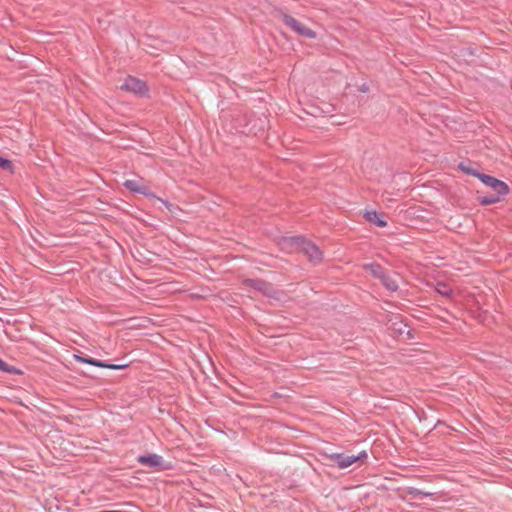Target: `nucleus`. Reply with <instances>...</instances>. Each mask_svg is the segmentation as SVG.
Here are the masks:
<instances>
[{
  "instance_id": "obj_1",
  "label": "nucleus",
  "mask_w": 512,
  "mask_h": 512,
  "mask_svg": "<svg viewBox=\"0 0 512 512\" xmlns=\"http://www.w3.org/2000/svg\"><path fill=\"white\" fill-rule=\"evenodd\" d=\"M367 458V453L362 451L358 455H345V454H331L328 456L329 461L332 465L338 467L339 469H345L350 467L353 463L357 461H362Z\"/></svg>"
},
{
  "instance_id": "obj_2",
  "label": "nucleus",
  "mask_w": 512,
  "mask_h": 512,
  "mask_svg": "<svg viewBox=\"0 0 512 512\" xmlns=\"http://www.w3.org/2000/svg\"><path fill=\"white\" fill-rule=\"evenodd\" d=\"M121 90L134 93L138 96H145L148 93L146 84L134 77H127L120 86Z\"/></svg>"
},
{
  "instance_id": "obj_3",
  "label": "nucleus",
  "mask_w": 512,
  "mask_h": 512,
  "mask_svg": "<svg viewBox=\"0 0 512 512\" xmlns=\"http://www.w3.org/2000/svg\"><path fill=\"white\" fill-rule=\"evenodd\" d=\"M300 252L305 254L309 262L313 264H319L323 261V252L320 248L306 239H304Z\"/></svg>"
},
{
  "instance_id": "obj_4",
  "label": "nucleus",
  "mask_w": 512,
  "mask_h": 512,
  "mask_svg": "<svg viewBox=\"0 0 512 512\" xmlns=\"http://www.w3.org/2000/svg\"><path fill=\"white\" fill-rule=\"evenodd\" d=\"M283 21L293 31H295L296 33H298L301 36H304V37H307L310 39H314L316 37V33L312 29H310L305 24L299 22L298 20H296L295 18H293L289 15H284Z\"/></svg>"
},
{
  "instance_id": "obj_5",
  "label": "nucleus",
  "mask_w": 512,
  "mask_h": 512,
  "mask_svg": "<svg viewBox=\"0 0 512 512\" xmlns=\"http://www.w3.org/2000/svg\"><path fill=\"white\" fill-rule=\"evenodd\" d=\"M304 238L300 236H287L281 237L278 240V245L284 252L295 253L300 252Z\"/></svg>"
},
{
  "instance_id": "obj_6",
  "label": "nucleus",
  "mask_w": 512,
  "mask_h": 512,
  "mask_svg": "<svg viewBox=\"0 0 512 512\" xmlns=\"http://www.w3.org/2000/svg\"><path fill=\"white\" fill-rule=\"evenodd\" d=\"M478 179L487 187H490L492 190H494L498 195H506L509 193V187L508 185L492 176L482 174L481 176H478Z\"/></svg>"
},
{
  "instance_id": "obj_7",
  "label": "nucleus",
  "mask_w": 512,
  "mask_h": 512,
  "mask_svg": "<svg viewBox=\"0 0 512 512\" xmlns=\"http://www.w3.org/2000/svg\"><path fill=\"white\" fill-rule=\"evenodd\" d=\"M124 186L132 192L140 193L147 197H155L153 193L150 192L149 187L145 185L141 179L126 180Z\"/></svg>"
},
{
  "instance_id": "obj_8",
  "label": "nucleus",
  "mask_w": 512,
  "mask_h": 512,
  "mask_svg": "<svg viewBox=\"0 0 512 512\" xmlns=\"http://www.w3.org/2000/svg\"><path fill=\"white\" fill-rule=\"evenodd\" d=\"M137 460L141 465L150 468H160L163 465L162 457L157 454L141 455Z\"/></svg>"
},
{
  "instance_id": "obj_9",
  "label": "nucleus",
  "mask_w": 512,
  "mask_h": 512,
  "mask_svg": "<svg viewBox=\"0 0 512 512\" xmlns=\"http://www.w3.org/2000/svg\"><path fill=\"white\" fill-rule=\"evenodd\" d=\"M75 359L76 361L78 362H81V363H87V364H90V365H93V366H96V367H101V368H109V369H123L126 367V365H110V364H105L101 361H98V360H95V359H92V358H85V357H82V356H79V355H75Z\"/></svg>"
},
{
  "instance_id": "obj_10",
  "label": "nucleus",
  "mask_w": 512,
  "mask_h": 512,
  "mask_svg": "<svg viewBox=\"0 0 512 512\" xmlns=\"http://www.w3.org/2000/svg\"><path fill=\"white\" fill-rule=\"evenodd\" d=\"M365 216L369 222L375 223L379 227H385L387 225L386 221L382 220L380 215L375 211H368Z\"/></svg>"
},
{
  "instance_id": "obj_11",
  "label": "nucleus",
  "mask_w": 512,
  "mask_h": 512,
  "mask_svg": "<svg viewBox=\"0 0 512 512\" xmlns=\"http://www.w3.org/2000/svg\"><path fill=\"white\" fill-rule=\"evenodd\" d=\"M381 281L382 283L384 284V286L390 290V291H395L397 288H398V284H397V281L394 277L392 276H389V275H383L381 277Z\"/></svg>"
},
{
  "instance_id": "obj_12",
  "label": "nucleus",
  "mask_w": 512,
  "mask_h": 512,
  "mask_svg": "<svg viewBox=\"0 0 512 512\" xmlns=\"http://www.w3.org/2000/svg\"><path fill=\"white\" fill-rule=\"evenodd\" d=\"M363 268L369 273H371L373 276L378 277L380 279L384 275L382 268L378 264H365Z\"/></svg>"
},
{
  "instance_id": "obj_13",
  "label": "nucleus",
  "mask_w": 512,
  "mask_h": 512,
  "mask_svg": "<svg viewBox=\"0 0 512 512\" xmlns=\"http://www.w3.org/2000/svg\"><path fill=\"white\" fill-rule=\"evenodd\" d=\"M436 291L446 297H449L452 295V290L449 288L445 283L439 282L436 285Z\"/></svg>"
},
{
  "instance_id": "obj_14",
  "label": "nucleus",
  "mask_w": 512,
  "mask_h": 512,
  "mask_svg": "<svg viewBox=\"0 0 512 512\" xmlns=\"http://www.w3.org/2000/svg\"><path fill=\"white\" fill-rule=\"evenodd\" d=\"M459 168H460L463 172H465V173H467V174H471V175H473V176H475V177H477V178H478V176H481V175H482L481 173L477 172L476 170H474V169H472V168L468 167L467 165H465V164H463V163H461V164L459 165Z\"/></svg>"
},
{
  "instance_id": "obj_15",
  "label": "nucleus",
  "mask_w": 512,
  "mask_h": 512,
  "mask_svg": "<svg viewBox=\"0 0 512 512\" xmlns=\"http://www.w3.org/2000/svg\"><path fill=\"white\" fill-rule=\"evenodd\" d=\"M0 168L12 172V170H13L12 162L8 159L0 157Z\"/></svg>"
},
{
  "instance_id": "obj_16",
  "label": "nucleus",
  "mask_w": 512,
  "mask_h": 512,
  "mask_svg": "<svg viewBox=\"0 0 512 512\" xmlns=\"http://www.w3.org/2000/svg\"><path fill=\"white\" fill-rule=\"evenodd\" d=\"M479 201L483 205H490V204H494V203L498 202L499 198L498 197H494V196L480 197Z\"/></svg>"
},
{
  "instance_id": "obj_17",
  "label": "nucleus",
  "mask_w": 512,
  "mask_h": 512,
  "mask_svg": "<svg viewBox=\"0 0 512 512\" xmlns=\"http://www.w3.org/2000/svg\"><path fill=\"white\" fill-rule=\"evenodd\" d=\"M409 494H410V495H412V496H414V497H417V496H419V495H424V496H428V495H430L429 493H425V494H424V493H422L421 491H419V490H417V489H412V490H410V491H409Z\"/></svg>"
},
{
  "instance_id": "obj_18",
  "label": "nucleus",
  "mask_w": 512,
  "mask_h": 512,
  "mask_svg": "<svg viewBox=\"0 0 512 512\" xmlns=\"http://www.w3.org/2000/svg\"><path fill=\"white\" fill-rule=\"evenodd\" d=\"M0 370L2 371H10V369L8 368V365L0 359Z\"/></svg>"
}]
</instances>
